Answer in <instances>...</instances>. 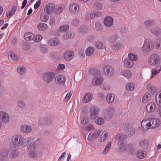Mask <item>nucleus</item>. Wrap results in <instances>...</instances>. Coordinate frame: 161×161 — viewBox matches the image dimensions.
Listing matches in <instances>:
<instances>
[{"instance_id": "obj_13", "label": "nucleus", "mask_w": 161, "mask_h": 161, "mask_svg": "<svg viewBox=\"0 0 161 161\" xmlns=\"http://www.w3.org/2000/svg\"><path fill=\"white\" fill-rule=\"evenodd\" d=\"M104 24L106 27H110L113 24V19L110 16L106 17L104 20Z\"/></svg>"}, {"instance_id": "obj_22", "label": "nucleus", "mask_w": 161, "mask_h": 161, "mask_svg": "<svg viewBox=\"0 0 161 161\" xmlns=\"http://www.w3.org/2000/svg\"><path fill=\"white\" fill-rule=\"evenodd\" d=\"M135 155L137 158L140 159L144 158L146 156L144 151L142 150H138L135 153Z\"/></svg>"}, {"instance_id": "obj_35", "label": "nucleus", "mask_w": 161, "mask_h": 161, "mask_svg": "<svg viewBox=\"0 0 161 161\" xmlns=\"http://www.w3.org/2000/svg\"><path fill=\"white\" fill-rule=\"evenodd\" d=\"M104 122V119L100 117H98L95 119V123L98 125H103Z\"/></svg>"}, {"instance_id": "obj_12", "label": "nucleus", "mask_w": 161, "mask_h": 161, "mask_svg": "<svg viewBox=\"0 0 161 161\" xmlns=\"http://www.w3.org/2000/svg\"><path fill=\"white\" fill-rule=\"evenodd\" d=\"M79 6L77 4L73 3L69 6V10L72 14H75L79 9Z\"/></svg>"}, {"instance_id": "obj_54", "label": "nucleus", "mask_w": 161, "mask_h": 161, "mask_svg": "<svg viewBox=\"0 0 161 161\" xmlns=\"http://www.w3.org/2000/svg\"><path fill=\"white\" fill-rule=\"evenodd\" d=\"M108 136V133L107 132L104 131L101 135V140L104 141L107 138Z\"/></svg>"}, {"instance_id": "obj_49", "label": "nucleus", "mask_w": 161, "mask_h": 161, "mask_svg": "<svg viewBox=\"0 0 161 161\" xmlns=\"http://www.w3.org/2000/svg\"><path fill=\"white\" fill-rule=\"evenodd\" d=\"M17 71L20 75H24L25 72V69L24 67H19L17 69Z\"/></svg>"}, {"instance_id": "obj_64", "label": "nucleus", "mask_w": 161, "mask_h": 161, "mask_svg": "<svg viewBox=\"0 0 161 161\" xmlns=\"http://www.w3.org/2000/svg\"><path fill=\"white\" fill-rule=\"evenodd\" d=\"M42 1L41 0H38L37 1L34 5V8L35 9H36L37 8L39 7Z\"/></svg>"}, {"instance_id": "obj_50", "label": "nucleus", "mask_w": 161, "mask_h": 161, "mask_svg": "<svg viewBox=\"0 0 161 161\" xmlns=\"http://www.w3.org/2000/svg\"><path fill=\"white\" fill-rule=\"evenodd\" d=\"M93 7L97 10H100L102 8V5L100 3H96L94 4Z\"/></svg>"}, {"instance_id": "obj_57", "label": "nucleus", "mask_w": 161, "mask_h": 161, "mask_svg": "<svg viewBox=\"0 0 161 161\" xmlns=\"http://www.w3.org/2000/svg\"><path fill=\"white\" fill-rule=\"evenodd\" d=\"M103 43L100 42H97L95 44V46L98 49H101L103 48Z\"/></svg>"}, {"instance_id": "obj_44", "label": "nucleus", "mask_w": 161, "mask_h": 161, "mask_svg": "<svg viewBox=\"0 0 161 161\" xmlns=\"http://www.w3.org/2000/svg\"><path fill=\"white\" fill-rule=\"evenodd\" d=\"M128 56L129 59L131 60L132 61H136L138 59V57L136 55H135L131 53H130L128 54Z\"/></svg>"}, {"instance_id": "obj_26", "label": "nucleus", "mask_w": 161, "mask_h": 161, "mask_svg": "<svg viewBox=\"0 0 161 161\" xmlns=\"http://www.w3.org/2000/svg\"><path fill=\"white\" fill-rule=\"evenodd\" d=\"M37 28L39 30L44 31L47 29L48 26L45 23H40L37 25Z\"/></svg>"}, {"instance_id": "obj_32", "label": "nucleus", "mask_w": 161, "mask_h": 161, "mask_svg": "<svg viewBox=\"0 0 161 161\" xmlns=\"http://www.w3.org/2000/svg\"><path fill=\"white\" fill-rule=\"evenodd\" d=\"M156 100L157 104L161 107V91L159 92L156 96Z\"/></svg>"}, {"instance_id": "obj_31", "label": "nucleus", "mask_w": 161, "mask_h": 161, "mask_svg": "<svg viewBox=\"0 0 161 161\" xmlns=\"http://www.w3.org/2000/svg\"><path fill=\"white\" fill-rule=\"evenodd\" d=\"M12 141H23L24 140L23 137L20 135H14L12 138Z\"/></svg>"}, {"instance_id": "obj_62", "label": "nucleus", "mask_w": 161, "mask_h": 161, "mask_svg": "<svg viewBox=\"0 0 161 161\" xmlns=\"http://www.w3.org/2000/svg\"><path fill=\"white\" fill-rule=\"evenodd\" d=\"M35 41L36 42H39L40 41L42 38V36L40 35H37L35 37Z\"/></svg>"}, {"instance_id": "obj_33", "label": "nucleus", "mask_w": 161, "mask_h": 161, "mask_svg": "<svg viewBox=\"0 0 161 161\" xmlns=\"http://www.w3.org/2000/svg\"><path fill=\"white\" fill-rule=\"evenodd\" d=\"M151 99V95L149 93L145 94L143 97L142 101L144 103H147Z\"/></svg>"}, {"instance_id": "obj_46", "label": "nucleus", "mask_w": 161, "mask_h": 161, "mask_svg": "<svg viewBox=\"0 0 161 161\" xmlns=\"http://www.w3.org/2000/svg\"><path fill=\"white\" fill-rule=\"evenodd\" d=\"M16 9L17 8L16 6L13 7L11 11L9 13L7 14L6 17L7 18H9L13 15L14 14Z\"/></svg>"}, {"instance_id": "obj_4", "label": "nucleus", "mask_w": 161, "mask_h": 161, "mask_svg": "<svg viewBox=\"0 0 161 161\" xmlns=\"http://www.w3.org/2000/svg\"><path fill=\"white\" fill-rule=\"evenodd\" d=\"M114 112L115 110L113 107H108L103 111V117L106 120H109L112 118Z\"/></svg>"}, {"instance_id": "obj_2", "label": "nucleus", "mask_w": 161, "mask_h": 161, "mask_svg": "<svg viewBox=\"0 0 161 161\" xmlns=\"http://www.w3.org/2000/svg\"><path fill=\"white\" fill-rule=\"evenodd\" d=\"M161 59L156 54H153L150 55L148 58V64L152 66H158L161 65L160 64Z\"/></svg>"}, {"instance_id": "obj_63", "label": "nucleus", "mask_w": 161, "mask_h": 161, "mask_svg": "<svg viewBox=\"0 0 161 161\" xmlns=\"http://www.w3.org/2000/svg\"><path fill=\"white\" fill-rule=\"evenodd\" d=\"M128 132L130 135H133L135 133V130L134 128L130 127L128 129Z\"/></svg>"}, {"instance_id": "obj_30", "label": "nucleus", "mask_w": 161, "mask_h": 161, "mask_svg": "<svg viewBox=\"0 0 161 161\" xmlns=\"http://www.w3.org/2000/svg\"><path fill=\"white\" fill-rule=\"evenodd\" d=\"M155 21L153 19H147L144 22V24L147 26H151L155 24Z\"/></svg>"}, {"instance_id": "obj_61", "label": "nucleus", "mask_w": 161, "mask_h": 161, "mask_svg": "<svg viewBox=\"0 0 161 161\" xmlns=\"http://www.w3.org/2000/svg\"><path fill=\"white\" fill-rule=\"evenodd\" d=\"M117 39V37L116 35H113L109 39V41L110 42L113 43L115 42Z\"/></svg>"}, {"instance_id": "obj_53", "label": "nucleus", "mask_w": 161, "mask_h": 161, "mask_svg": "<svg viewBox=\"0 0 161 161\" xmlns=\"http://www.w3.org/2000/svg\"><path fill=\"white\" fill-rule=\"evenodd\" d=\"M4 92V87L2 86V82L0 80V97L3 96Z\"/></svg>"}, {"instance_id": "obj_3", "label": "nucleus", "mask_w": 161, "mask_h": 161, "mask_svg": "<svg viewBox=\"0 0 161 161\" xmlns=\"http://www.w3.org/2000/svg\"><path fill=\"white\" fill-rule=\"evenodd\" d=\"M55 76V75L53 72H47L43 74L42 77L45 83L49 84L53 81Z\"/></svg>"}, {"instance_id": "obj_36", "label": "nucleus", "mask_w": 161, "mask_h": 161, "mask_svg": "<svg viewBox=\"0 0 161 161\" xmlns=\"http://www.w3.org/2000/svg\"><path fill=\"white\" fill-rule=\"evenodd\" d=\"M48 14H42L40 15V19L43 22H47L48 20L49 16Z\"/></svg>"}, {"instance_id": "obj_24", "label": "nucleus", "mask_w": 161, "mask_h": 161, "mask_svg": "<svg viewBox=\"0 0 161 161\" xmlns=\"http://www.w3.org/2000/svg\"><path fill=\"white\" fill-rule=\"evenodd\" d=\"M93 96L90 93H86L82 101L84 103H86L90 101L92 98Z\"/></svg>"}, {"instance_id": "obj_16", "label": "nucleus", "mask_w": 161, "mask_h": 161, "mask_svg": "<svg viewBox=\"0 0 161 161\" xmlns=\"http://www.w3.org/2000/svg\"><path fill=\"white\" fill-rule=\"evenodd\" d=\"M30 156L33 158H36L37 154L36 152V147L33 145H32L29 148Z\"/></svg>"}, {"instance_id": "obj_28", "label": "nucleus", "mask_w": 161, "mask_h": 161, "mask_svg": "<svg viewBox=\"0 0 161 161\" xmlns=\"http://www.w3.org/2000/svg\"><path fill=\"white\" fill-rule=\"evenodd\" d=\"M121 75L127 78H130L132 76L131 72L129 70H126L122 71Z\"/></svg>"}, {"instance_id": "obj_42", "label": "nucleus", "mask_w": 161, "mask_h": 161, "mask_svg": "<svg viewBox=\"0 0 161 161\" xmlns=\"http://www.w3.org/2000/svg\"><path fill=\"white\" fill-rule=\"evenodd\" d=\"M17 104L19 108L22 109L25 108L26 106L24 102L21 100L18 101Z\"/></svg>"}, {"instance_id": "obj_55", "label": "nucleus", "mask_w": 161, "mask_h": 161, "mask_svg": "<svg viewBox=\"0 0 161 161\" xmlns=\"http://www.w3.org/2000/svg\"><path fill=\"white\" fill-rule=\"evenodd\" d=\"M8 152L7 151L4 152L2 154L0 155V161H3V158H6L8 155Z\"/></svg>"}, {"instance_id": "obj_38", "label": "nucleus", "mask_w": 161, "mask_h": 161, "mask_svg": "<svg viewBox=\"0 0 161 161\" xmlns=\"http://www.w3.org/2000/svg\"><path fill=\"white\" fill-rule=\"evenodd\" d=\"M94 48L93 47H88L86 51V55L90 56L93 54L94 52Z\"/></svg>"}, {"instance_id": "obj_29", "label": "nucleus", "mask_w": 161, "mask_h": 161, "mask_svg": "<svg viewBox=\"0 0 161 161\" xmlns=\"http://www.w3.org/2000/svg\"><path fill=\"white\" fill-rule=\"evenodd\" d=\"M55 80L57 83L63 84L65 82V80L64 76L60 75L58 77L57 79H56Z\"/></svg>"}, {"instance_id": "obj_41", "label": "nucleus", "mask_w": 161, "mask_h": 161, "mask_svg": "<svg viewBox=\"0 0 161 161\" xmlns=\"http://www.w3.org/2000/svg\"><path fill=\"white\" fill-rule=\"evenodd\" d=\"M111 146V142H108L106 145L104 149L102 152V153L103 155H105L107 154L108 151L110 150Z\"/></svg>"}, {"instance_id": "obj_14", "label": "nucleus", "mask_w": 161, "mask_h": 161, "mask_svg": "<svg viewBox=\"0 0 161 161\" xmlns=\"http://www.w3.org/2000/svg\"><path fill=\"white\" fill-rule=\"evenodd\" d=\"M161 70V65L156 66V67L153 68L151 70V78H153L154 75H156L159 73Z\"/></svg>"}, {"instance_id": "obj_40", "label": "nucleus", "mask_w": 161, "mask_h": 161, "mask_svg": "<svg viewBox=\"0 0 161 161\" xmlns=\"http://www.w3.org/2000/svg\"><path fill=\"white\" fill-rule=\"evenodd\" d=\"M95 27L96 30L98 31H102L103 30V27L102 24L98 22L95 23Z\"/></svg>"}, {"instance_id": "obj_59", "label": "nucleus", "mask_w": 161, "mask_h": 161, "mask_svg": "<svg viewBox=\"0 0 161 161\" xmlns=\"http://www.w3.org/2000/svg\"><path fill=\"white\" fill-rule=\"evenodd\" d=\"M18 155V153L16 151L12 152L10 154V157L11 158H16Z\"/></svg>"}, {"instance_id": "obj_27", "label": "nucleus", "mask_w": 161, "mask_h": 161, "mask_svg": "<svg viewBox=\"0 0 161 161\" xmlns=\"http://www.w3.org/2000/svg\"><path fill=\"white\" fill-rule=\"evenodd\" d=\"M114 99V95L111 93H108L106 97V101L108 103H112Z\"/></svg>"}, {"instance_id": "obj_11", "label": "nucleus", "mask_w": 161, "mask_h": 161, "mask_svg": "<svg viewBox=\"0 0 161 161\" xmlns=\"http://www.w3.org/2000/svg\"><path fill=\"white\" fill-rule=\"evenodd\" d=\"M156 108V105L154 103H148L146 108V111L148 113H153Z\"/></svg>"}, {"instance_id": "obj_17", "label": "nucleus", "mask_w": 161, "mask_h": 161, "mask_svg": "<svg viewBox=\"0 0 161 161\" xmlns=\"http://www.w3.org/2000/svg\"><path fill=\"white\" fill-rule=\"evenodd\" d=\"M150 31L152 34L156 36H158L161 33V29L158 26L152 28Z\"/></svg>"}, {"instance_id": "obj_21", "label": "nucleus", "mask_w": 161, "mask_h": 161, "mask_svg": "<svg viewBox=\"0 0 161 161\" xmlns=\"http://www.w3.org/2000/svg\"><path fill=\"white\" fill-rule=\"evenodd\" d=\"M118 145L119 146L118 148V151L119 152H125V150L127 149V147L125 143H124V142H119Z\"/></svg>"}, {"instance_id": "obj_43", "label": "nucleus", "mask_w": 161, "mask_h": 161, "mask_svg": "<svg viewBox=\"0 0 161 161\" xmlns=\"http://www.w3.org/2000/svg\"><path fill=\"white\" fill-rule=\"evenodd\" d=\"M122 47V45L121 43L118 42H116L113 44L112 46V48L114 50H117L121 48Z\"/></svg>"}, {"instance_id": "obj_52", "label": "nucleus", "mask_w": 161, "mask_h": 161, "mask_svg": "<svg viewBox=\"0 0 161 161\" xmlns=\"http://www.w3.org/2000/svg\"><path fill=\"white\" fill-rule=\"evenodd\" d=\"M9 56L11 59L13 60H15L18 59L17 56L13 52H10Z\"/></svg>"}, {"instance_id": "obj_39", "label": "nucleus", "mask_w": 161, "mask_h": 161, "mask_svg": "<svg viewBox=\"0 0 161 161\" xmlns=\"http://www.w3.org/2000/svg\"><path fill=\"white\" fill-rule=\"evenodd\" d=\"M127 136L122 134H119L116 135L115 138L117 140L123 141L127 138Z\"/></svg>"}, {"instance_id": "obj_19", "label": "nucleus", "mask_w": 161, "mask_h": 161, "mask_svg": "<svg viewBox=\"0 0 161 161\" xmlns=\"http://www.w3.org/2000/svg\"><path fill=\"white\" fill-rule=\"evenodd\" d=\"M103 81L102 77H99L94 78L93 79L92 84L94 86H98L101 85Z\"/></svg>"}, {"instance_id": "obj_51", "label": "nucleus", "mask_w": 161, "mask_h": 161, "mask_svg": "<svg viewBox=\"0 0 161 161\" xmlns=\"http://www.w3.org/2000/svg\"><path fill=\"white\" fill-rule=\"evenodd\" d=\"M79 31L82 33H85L87 31V29L85 26H82L80 27Z\"/></svg>"}, {"instance_id": "obj_56", "label": "nucleus", "mask_w": 161, "mask_h": 161, "mask_svg": "<svg viewBox=\"0 0 161 161\" xmlns=\"http://www.w3.org/2000/svg\"><path fill=\"white\" fill-rule=\"evenodd\" d=\"M156 46L158 48L161 49V38H158L156 40Z\"/></svg>"}, {"instance_id": "obj_60", "label": "nucleus", "mask_w": 161, "mask_h": 161, "mask_svg": "<svg viewBox=\"0 0 161 161\" xmlns=\"http://www.w3.org/2000/svg\"><path fill=\"white\" fill-rule=\"evenodd\" d=\"M96 138L94 134V132L90 133L88 136V139L89 140H93Z\"/></svg>"}, {"instance_id": "obj_23", "label": "nucleus", "mask_w": 161, "mask_h": 161, "mask_svg": "<svg viewBox=\"0 0 161 161\" xmlns=\"http://www.w3.org/2000/svg\"><path fill=\"white\" fill-rule=\"evenodd\" d=\"M35 37L34 35L31 32L26 33L24 36V39L27 41L33 40Z\"/></svg>"}, {"instance_id": "obj_34", "label": "nucleus", "mask_w": 161, "mask_h": 161, "mask_svg": "<svg viewBox=\"0 0 161 161\" xmlns=\"http://www.w3.org/2000/svg\"><path fill=\"white\" fill-rule=\"evenodd\" d=\"M148 91L152 94H154L157 91V89L152 85L148 86L147 87Z\"/></svg>"}, {"instance_id": "obj_48", "label": "nucleus", "mask_w": 161, "mask_h": 161, "mask_svg": "<svg viewBox=\"0 0 161 161\" xmlns=\"http://www.w3.org/2000/svg\"><path fill=\"white\" fill-rule=\"evenodd\" d=\"M63 9L62 7H59L58 8L55 7V9L54 11V12L56 14H59L62 12Z\"/></svg>"}, {"instance_id": "obj_45", "label": "nucleus", "mask_w": 161, "mask_h": 161, "mask_svg": "<svg viewBox=\"0 0 161 161\" xmlns=\"http://www.w3.org/2000/svg\"><path fill=\"white\" fill-rule=\"evenodd\" d=\"M41 51L44 54L46 53L48 51V48L46 45H42L40 47Z\"/></svg>"}, {"instance_id": "obj_5", "label": "nucleus", "mask_w": 161, "mask_h": 161, "mask_svg": "<svg viewBox=\"0 0 161 161\" xmlns=\"http://www.w3.org/2000/svg\"><path fill=\"white\" fill-rule=\"evenodd\" d=\"M153 42L149 39H147L145 40L144 43L142 47V50L145 53H147L152 50V46Z\"/></svg>"}, {"instance_id": "obj_10", "label": "nucleus", "mask_w": 161, "mask_h": 161, "mask_svg": "<svg viewBox=\"0 0 161 161\" xmlns=\"http://www.w3.org/2000/svg\"><path fill=\"white\" fill-rule=\"evenodd\" d=\"M98 112V109L96 107H92L90 109V118L91 119H93L95 118H96Z\"/></svg>"}, {"instance_id": "obj_58", "label": "nucleus", "mask_w": 161, "mask_h": 161, "mask_svg": "<svg viewBox=\"0 0 161 161\" xmlns=\"http://www.w3.org/2000/svg\"><path fill=\"white\" fill-rule=\"evenodd\" d=\"M55 22V18L54 16H51L50 17L49 21V24L50 26H53Z\"/></svg>"}, {"instance_id": "obj_6", "label": "nucleus", "mask_w": 161, "mask_h": 161, "mask_svg": "<svg viewBox=\"0 0 161 161\" xmlns=\"http://www.w3.org/2000/svg\"><path fill=\"white\" fill-rule=\"evenodd\" d=\"M103 70L105 74L108 76H112L114 74V70L113 68L108 65H105Z\"/></svg>"}, {"instance_id": "obj_47", "label": "nucleus", "mask_w": 161, "mask_h": 161, "mask_svg": "<svg viewBox=\"0 0 161 161\" xmlns=\"http://www.w3.org/2000/svg\"><path fill=\"white\" fill-rule=\"evenodd\" d=\"M135 86L133 83H128L126 86V89L130 91H132L134 90Z\"/></svg>"}, {"instance_id": "obj_7", "label": "nucleus", "mask_w": 161, "mask_h": 161, "mask_svg": "<svg viewBox=\"0 0 161 161\" xmlns=\"http://www.w3.org/2000/svg\"><path fill=\"white\" fill-rule=\"evenodd\" d=\"M55 9V6L53 3H49L47 4L44 8V11L45 13L47 14H50L54 12Z\"/></svg>"}, {"instance_id": "obj_25", "label": "nucleus", "mask_w": 161, "mask_h": 161, "mask_svg": "<svg viewBox=\"0 0 161 161\" xmlns=\"http://www.w3.org/2000/svg\"><path fill=\"white\" fill-rule=\"evenodd\" d=\"M75 35L73 33L68 32L64 33L63 35V38L64 40H67L69 39L73 38Z\"/></svg>"}, {"instance_id": "obj_37", "label": "nucleus", "mask_w": 161, "mask_h": 161, "mask_svg": "<svg viewBox=\"0 0 161 161\" xmlns=\"http://www.w3.org/2000/svg\"><path fill=\"white\" fill-rule=\"evenodd\" d=\"M69 29V25L67 24H66L60 26L59 28V31L60 32H65L67 31Z\"/></svg>"}, {"instance_id": "obj_20", "label": "nucleus", "mask_w": 161, "mask_h": 161, "mask_svg": "<svg viewBox=\"0 0 161 161\" xmlns=\"http://www.w3.org/2000/svg\"><path fill=\"white\" fill-rule=\"evenodd\" d=\"M124 64L126 67L130 68L133 67L134 62L129 58H126L124 60Z\"/></svg>"}, {"instance_id": "obj_8", "label": "nucleus", "mask_w": 161, "mask_h": 161, "mask_svg": "<svg viewBox=\"0 0 161 161\" xmlns=\"http://www.w3.org/2000/svg\"><path fill=\"white\" fill-rule=\"evenodd\" d=\"M10 117L9 115L6 113L0 112V121L3 123H7L9 120Z\"/></svg>"}, {"instance_id": "obj_1", "label": "nucleus", "mask_w": 161, "mask_h": 161, "mask_svg": "<svg viewBox=\"0 0 161 161\" xmlns=\"http://www.w3.org/2000/svg\"><path fill=\"white\" fill-rule=\"evenodd\" d=\"M160 123L159 120L157 119H152L149 121L145 119L143 120L141 122L142 130H146L149 128L157 127Z\"/></svg>"}, {"instance_id": "obj_18", "label": "nucleus", "mask_w": 161, "mask_h": 161, "mask_svg": "<svg viewBox=\"0 0 161 161\" xmlns=\"http://www.w3.org/2000/svg\"><path fill=\"white\" fill-rule=\"evenodd\" d=\"M20 130L22 132L28 133L30 132L32 130L31 127L28 125H23L20 127Z\"/></svg>"}, {"instance_id": "obj_15", "label": "nucleus", "mask_w": 161, "mask_h": 161, "mask_svg": "<svg viewBox=\"0 0 161 161\" xmlns=\"http://www.w3.org/2000/svg\"><path fill=\"white\" fill-rule=\"evenodd\" d=\"M60 42L56 38H52L49 39L48 41V44L51 46H57L59 44Z\"/></svg>"}, {"instance_id": "obj_9", "label": "nucleus", "mask_w": 161, "mask_h": 161, "mask_svg": "<svg viewBox=\"0 0 161 161\" xmlns=\"http://www.w3.org/2000/svg\"><path fill=\"white\" fill-rule=\"evenodd\" d=\"M63 57L66 61H70L74 58V54L73 51L67 50L64 52Z\"/></svg>"}]
</instances>
